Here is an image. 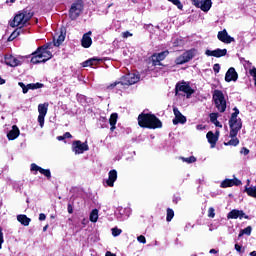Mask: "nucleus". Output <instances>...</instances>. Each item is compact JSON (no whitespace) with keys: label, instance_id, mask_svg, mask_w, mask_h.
Here are the masks:
<instances>
[{"label":"nucleus","instance_id":"nucleus-14","mask_svg":"<svg viewBox=\"0 0 256 256\" xmlns=\"http://www.w3.org/2000/svg\"><path fill=\"white\" fill-rule=\"evenodd\" d=\"M173 112L175 115V119L173 120V124L177 125L178 123H181L182 125L187 123V118L181 114V111H179V108L174 107Z\"/></svg>","mask_w":256,"mask_h":256},{"label":"nucleus","instance_id":"nucleus-5","mask_svg":"<svg viewBox=\"0 0 256 256\" xmlns=\"http://www.w3.org/2000/svg\"><path fill=\"white\" fill-rule=\"evenodd\" d=\"M239 115V109L237 107L234 108V113H232L231 118L229 120L230 126V137H237L239 131H241V127H243V122H241L240 118H237Z\"/></svg>","mask_w":256,"mask_h":256},{"label":"nucleus","instance_id":"nucleus-24","mask_svg":"<svg viewBox=\"0 0 256 256\" xmlns=\"http://www.w3.org/2000/svg\"><path fill=\"white\" fill-rule=\"evenodd\" d=\"M212 5L213 3L211 2V0H200L196 7L207 13V11L211 9Z\"/></svg>","mask_w":256,"mask_h":256},{"label":"nucleus","instance_id":"nucleus-4","mask_svg":"<svg viewBox=\"0 0 256 256\" xmlns=\"http://www.w3.org/2000/svg\"><path fill=\"white\" fill-rule=\"evenodd\" d=\"M47 49H49L48 46H41L37 48V50L32 53L31 63H33V65H37L39 63H47V61L53 57L51 51Z\"/></svg>","mask_w":256,"mask_h":256},{"label":"nucleus","instance_id":"nucleus-33","mask_svg":"<svg viewBox=\"0 0 256 256\" xmlns=\"http://www.w3.org/2000/svg\"><path fill=\"white\" fill-rule=\"evenodd\" d=\"M251 231H253V228L251 226H247L245 229H242L238 235V237H243V235H251Z\"/></svg>","mask_w":256,"mask_h":256},{"label":"nucleus","instance_id":"nucleus-37","mask_svg":"<svg viewBox=\"0 0 256 256\" xmlns=\"http://www.w3.org/2000/svg\"><path fill=\"white\" fill-rule=\"evenodd\" d=\"M168 1H170V3H173V5H176L178 9L180 10L183 9V4L181 3L180 0H168Z\"/></svg>","mask_w":256,"mask_h":256},{"label":"nucleus","instance_id":"nucleus-57","mask_svg":"<svg viewBox=\"0 0 256 256\" xmlns=\"http://www.w3.org/2000/svg\"><path fill=\"white\" fill-rule=\"evenodd\" d=\"M57 140H58V141H63V140H65V136H58V137H57Z\"/></svg>","mask_w":256,"mask_h":256},{"label":"nucleus","instance_id":"nucleus-38","mask_svg":"<svg viewBox=\"0 0 256 256\" xmlns=\"http://www.w3.org/2000/svg\"><path fill=\"white\" fill-rule=\"evenodd\" d=\"M45 116L46 115H42V114L38 115V123L40 127H43L45 125Z\"/></svg>","mask_w":256,"mask_h":256},{"label":"nucleus","instance_id":"nucleus-40","mask_svg":"<svg viewBox=\"0 0 256 256\" xmlns=\"http://www.w3.org/2000/svg\"><path fill=\"white\" fill-rule=\"evenodd\" d=\"M209 117H210L211 123H214V122H216L217 119L219 118V114H218V113H211V114L209 115Z\"/></svg>","mask_w":256,"mask_h":256},{"label":"nucleus","instance_id":"nucleus-42","mask_svg":"<svg viewBox=\"0 0 256 256\" xmlns=\"http://www.w3.org/2000/svg\"><path fill=\"white\" fill-rule=\"evenodd\" d=\"M208 217H211L212 219L215 217V208L213 207L209 208Z\"/></svg>","mask_w":256,"mask_h":256},{"label":"nucleus","instance_id":"nucleus-19","mask_svg":"<svg viewBox=\"0 0 256 256\" xmlns=\"http://www.w3.org/2000/svg\"><path fill=\"white\" fill-rule=\"evenodd\" d=\"M30 171H39V173H41V175H44V177H47V179H51V170L43 169L35 163L31 164Z\"/></svg>","mask_w":256,"mask_h":256},{"label":"nucleus","instance_id":"nucleus-23","mask_svg":"<svg viewBox=\"0 0 256 256\" xmlns=\"http://www.w3.org/2000/svg\"><path fill=\"white\" fill-rule=\"evenodd\" d=\"M20 133L21 132L19 131V127H17V125H13L12 130H10L7 134V138L9 141H15V139L19 137Z\"/></svg>","mask_w":256,"mask_h":256},{"label":"nucleus","instance_id":"nucleus-45","mask_svg":"<svg viewBox=\"0 0 256 256\" xmlns=\"http://www.w3.org/2000/svg\"><path fill=\"white\" fill-rule=\"evenodd\" d=\"M213 71L214 73H219V71H221V66L219 64H214Z\"/></svg>","mask_w":256,"mask_h":256},{"label":"nucleus","instance_id":"nucleus-34","mask_svg":"<svg viewBox=\"0 0 256 256\" xmlns=\"http://www.w3.org/2000/svg\"><path fill=\"white\" fill-rule=\"evenodd\" d=\"M180 159L183 161V163H188V165L197 161V158H195V156H190L188 158L181 157Z\"/></svg>","mask_w":256,"mask_h":256},{"label":"nucleus","instance_id":"nucleus-21","mask_svg":"<svg viewBox=\"0 0 256 256\" xmlns=\"http://www.w3.org/2000/svg\"><path fill=\"white\" fill-rule=\"evenodd\" d=\"M115 181H117V170H110L108 173V179L106 180V184L108 187H114Z\"/></svg>","mask_w":256,"mask_h":256},{"label":"nucleus","instance_id":"nucleus-11","mask_svg":"<svg viewBox=\"0 0 256 256\" xmlns=\"http://www.w3.org/2000/svg\"><path fill=\"white\" fill-rule=\"evenodd\" d=\"M169 55V51H163L160 53H155L151 56V61L154 67H157V65H161V61H164V59Z\"/></svg>","mask_w":256,"mask_h":256},{"label":"nucleus","instance_id":"nucleus-49","mask_svg":"<svg viewBox=\"0 0 256 256\" xmlns=\"http://www.w3.org/2000/svg\"><path fill=\"white\" fill-rule=\"evenodd\" d=\"M45 219H47V216L45 214L41 213L39 215V221H45Z\"/></svg>","mask_w":256,"mask_h":256},{"label":"nucleus","instance_id":"nucleus-26","mask_svg":"<svg viewBox=\"0 0 256 256\" xmlns=\"http://www.w3.org/2000/svg\"><path fill=\"white\" fill-rule=\"evenodd\" d=\"M245 213L242 210H232L228 213V219H243Z\"/></svg>","mask_w":256,"mask_h":256},{"label":"nucleus","instance_id":"nucleus-50","mask_svg":"<svg viewBox=\"0 0 256 256\" xmlns=\"http://www.w3.org/2000/svg\"><path fill=\"white\" fill-rule=\"evenodd\" d=\"M196 129H197V131H203V129H205V127L203 126V124H198L196 126Z\"/></svg>","mask_w":256,"mask_h":256},{"label":"nucleus","instance_id":"nucleus-27","mask_svg":"<svg viewBox=\"0 0 256 256\" xmlns=\"http://www.w3.org/2000/svg\"><path fill=\"white\" fill-rule=\"evenodd\" d=\"M17 221L21 223V225H24V227H29V224L31 223V218L27 217L25 214H20L17 216Z\"/></svg>","mask_w":256,"mask_h":256},{"label":"nucleus","instance_id":"nucleus-62","mask_svg":"<svg viewBox=\"0 0 256 256\" xmlns=\"http://www.w3.org/2000/svg\"><path fill=\"white\" fill-rule=\"evenodd\" d=\"M17 0H10V3H15Z\"/></svg>","mask_w":256,"mask_h":256},{"label":"nucleus","instance_id":"nucleus-59","mask_svg":"<svg viewBox=\"0 0 256 256\" xmlns=\"http://www.w3.org/2000/svg\"><path fill=\"white\" fill-rule=\"evenodd\" d=\"M250 256H256V251H252V252L250 253Z\"/></svg>","mask_w":256,"mask_h":256},{"label":"nucleus","instance_id":"nucleus-51","mask_svg":"<svg viewBox=\"0 0 256 256\" xmlns=\"http://www.w3.org/2000/svg\"><path fill=\"white\" fill-rule=\"evenodd\" d=\"M213 125H215V127H223V125H221V122L219 120H216Z\"/></svg>","mask_w":256,"mask_h":256},{"label":"nucleus","instance_id":"nucleus-31","mask_svg":"<svg viewBox=\"0 0 256 256\" xmlns=\"http://www.w3.org/2000/svg\"><path fill=\"white\" fill-rule=\"evenodd\" d=\"M230 137H231V140L228 142H225L224 145L237 147V145H239V139L237 138V136H230Z\"/></svg>","mask_w":256,"mask_h":256},{"label":"nucleus","instance_id":"nucleus-53","mask_svg":"<svg viewBox=\"0 0 256 256\" xmlns=\"http://www.w3.org/2000/svg\"><path fill=\"white\" fill-rule=\"evenodd\" d=\"M68 213L71 215L73 213V206L68 204Z\"/></svg>","mask_w":256,"mask_h":256},{"label":"nucleus","instance_id":"nucleus-9","mask_svg":"<svg viewBox=\"0 0 256 256\" xmlns=\"http://www.w3.org/2000/svg\"><path fill=\"white\" fill-rule=\"evenodd\" d=\"M72 151L75 153V155H81L85 153V151H89V145H87V142L76 140L72 143Z\"/></svg>","mask_w":256,"mask_h":256},{"label":"nucleus","instance_id":"nucleus-46","mask_svg":"<svg viewBox=\"0 0 256 256\" xmlns=\"http://www.w3.org/2000/svg\"><path fill=\"white\" fill-rule=\"evenodd\" d=\"M122 37L124 39H127V37H133V34H131V32H129V31H126V32L122 33Z\"/></svg>","mask_w":256,"mask_h":256},{"label":"nucleus","instance_id":"nucleus-41","mask_svg":"<svg viewBox=\"0 0 256 256\" xmlns=\"http://www.w3.org/2000/svg\"><path fill=\"white\" fill-rule=\"evenodd\" d=\"M137 241H138V243H142L143 245H145V243H147V239L143 235L138 236Z\"/></svg>","mask_w":256,"mask_h":256},{"label":"nucleus","instance_id":"nucleus-52","mask_svg":"<svg viewBox=\"0 0 256 256\" xmlns=\"http://www.w3.org/2000/svg\"><path fill=\"white\" fill-rule=\"evenodd\" d=\"M64 139H71V133H69V132H66L64 135Z\"/></svg>","mask_w":256,"mask_h":256},{"label":"nucleus","instance_id":"nucleus-60","mask_svg":"<svg viewBox=\"0 0 256 256\" xmlns=\"http://www.w3.org/2000/svg\"><path fill=\"white\" fill-rule=\"evenodd\" d=\"M48 227H49V225L44 226L43 231H47Z\"/></svg>","mask_w":256,"mask_h":256},{"label":"nucleus","instance_id":"nucleus-54","mask_svg":"<svg viewBox=\"0 0 256 256\" xmlns=\"http://www.w3.org/2000/svg\"><path fill=\"white\" fill-rule=\"evenodd\" d=\"M209 253H211L212 255H216V253H219V250L211 249Z\"/></svg>","mask_w":256,"mask_h":256},{"label":"nucleus","instance_id":"nucleus-22","mask_svg":"<svg viewBox=\"0 0 256 256\" xmlns=\"http://www.w3.org/2000/svg\"><path fill=\"white\" fill-rule=\"evenodd\" d=\"M65 37H66L65 29H61L59 34H56V36H54V46L59 47V45H61V43L65 41Z\"/></svg>","mask_w":256,"mask_h":256},{"label":"nucleus","instance_id":"nucleus-47","mask_svg":"<svg viewBox=\"0 0 256 256\" xmlns=\"http://www.w3.org/2000/svg\"><path fill=\"white\" fill-rule=\"evenodd\" d=\"M3 241V230L0 228V249H2Z\"/></svg>","mask_w":256,"mask_h":256},{"label":"nucleus","instance_id":"nucleus-30","mask_svg":"<svg viewBox=\"0 0 256 256\" xmlns=\"http://www.w3.org/2000/svg\"><path fill=\"white\" fill-rule=\"evenodd\" d=\"M47 109H49V103L39 104L38 105L39 115H47Z\"/></svg>","mask_w":256,"mask_h":256},{"label":"nucleus","instance_id":"nucleus-10","mask_svg":"<svg viewBox=\"0 0 256 256\" xmlns=\"http://www.w3.org/2000/svg\"><path fill=\"white\" fill-rule=\"evenodd\" d=\"M193 57H195V50H188L179 57H177L175 63L176 65H183L185 63H189V61H191Z\"/></svg>","mask_w":256,"mask_h":256},{"label":"nucleus","instance_id":"nucleus-15","mask_svg":"<svg viewBox=\"0 0 256 256\" xmlns=\"http://www.w3.org/2000/svg\"><path fill=\"white\" fill-rule=\"evenodd\" d=\"M218 39L219 41H222V43H235V38L231 37L228 33L227 30H222L218 32Z\"/></svg>","mask_w":256,"mask_h":256},{"label":"nucleus","instance_id":"nucleus-1","mask_svg":"<svg viewBox=\"0 0 256 256\" xmlns=\"http://www.w3.org/2000/svg\"><path fill=\"white\" fill-rule=\"evenodd\" d=\"M33 17V12L29 9H23L18 11L13 20L10 21V27H19L16 29L8 38V41H13L16 37H19L21 33V28L25 27L29 21H31V18Z\"/></svg>","mask_w":256,"mask_h":256},{"label":"nucleus","instance_id":"nucleus-25","mask_svg":"<svg viewBox=\"0 0 256 256\" xmlns=\"http://www.w3.org/2000/svg\"><path fill=\"white\" fill-rule=\"evenodd\" d=\"M208 143H210L211 148L213 149L215 145H217V141H219V136L215 135L212 131H209L206 134Z\"/></svg>","mask_w":256,"mask_h":256},{"label":"nucleus","instance_id":"nucleus-55","mask_svg":"<svg viewBox=\"0 0 256 256\" xmlns=\"http://www.w3.org/2000/svg\"><path fill=\"white\" fill-rule=\"evenodd\" d=\"M191 1H192L193 5H195V7H197V5H199V2L201 0H191Z\"/></svg>","mask_w":256,"mask_h":256},{"label":"nucleus","instance_id":"nucleus-58","mask_svg":"<svg viewBox=\"0 0 256 256\" xmlns=\"http://www.w3.org/2000/svg\"><path fill=\"white\" fill-rule=\"evenodd\" d=\"M87 223H88L87 219H84V220L82 221V224H83V225H87Z\"/></svg>","mask_w":256,"mask_h":256},{"label":"nucleus","instance_id":"nucleus-8","mask_svg":"<svg viewBox=\"0 0 256 256\" xmlns=\"http://www.w3.org/2000/svg\"><path fill=\"white\" fill-rule=\"evenodd\" d=\"M180 92L185 93L187 95V99H189V97H191V95L195 93V91L191 89V86H189L187 82H181L176 85V88H175L176 95H179Z\"/></svg>","mask_w":256,"mask_h":256},{"label":"nucleus","instance_id":"nucleus-36","mask_svg":"<svg viewBox=\"0 0 256 256\" xmlns=\"http://www.w3.org/2000/svg\"><path fill=\"white\" fill-rule=\"evenodd\" d=\"M173 217H175V212L173 211V209L168 208L166 220L169 222L173 219Z\"/></svg>","mask_w":256,"mask_h":256},{"label":"nucleus","instance_id":"nucleus-7","mask_svg":"<svg viewBox=\"0 0 256 256\" xmlns=\"http://www.w3.org/2000/svg\"><path fill=\"white\" fill-rule=\"evenodd\" d=\"M81 13H83V1L78 0L71 5L69 10L70 19L75 21V19H77Z\"/></svg>","mask_w":256,"mask_h":256},{"label":"nucleus","instance_id":"nucleus-2","mask_svg":"<svg viewBox=\"0 0 256 256\" xmlns=\"http://www.w3.org/2000/svg\"><path fill=\"white\" fill-rule=\"evenodd\" d=\"M138 125L147 129H161L163 123L153 114H140L138 116Z\"/></svg>","mask_w":256,"mask_h":256},{"label":"nucleus","instance_id":"nucleus-39","mask_svg":"<svg viewBox=\"0 0 256 256\" xmlns=\"http://www.w3.org/2000/svg\"><path fill=\"white\" fill-rule=\"evenodd\" d=\"M123 233V230L119 228H112V235L113 237H119V235Z\"/></svg>","mask_w":256,"mask_h":256},{"label":"nucleus","instance_id":"nucleus-48","mask_svg":"<svg viewBox=\"0 0 256 256\" xmlns=\"http://www.w3.org/2000/svg\"><path fill=\"white\" fill-rule=\"evenodd\" d=\"M240 153H241L242 155H247V154L249 153V149H247L246 147H243V148L241 149Z\"/></svg>","mask_w":256,"mask_h":256},{"label":"nucleus","instance_id":"nucleus-35","mask_svg":"<svg viewBox=\"0 0 256 256\" xmlns=\"http://www.w3.org/2000/svg\"><path fill=\"white\" fill-rule=\"evenodd\" d=\"M246 193L247 195H249V197H256V187H249V188H246Z\"/></svg>","mask_w":256,"mask_h":256},{"label":"nucleus","instance_id":"nucleus-16","mask_svg":"<svg viewBox=\"0 0 256 256\" xmlns=\"http://www.w3.org/2000/svg\"><path fill=\"white\" fill-rule=\"evenodd\" d=\"M205 55H207V57H225V55H227V49L218 48L216 50H206Z\"/></svg>","mask_w":256,"mask_h":256},{"label":"nucleus","instance_id":"nucleus-6","mask_svg":"<svg viewBox=\"0 0 256 256\" xmlns=\"http://www.w3.org/2000/svg\"><path fill=\"white\" fill-rule=\"evenodd\" d=\"M213 101L215 103L216 109H218L220 113H225L227 109V100H225V95L221 90L214 91Z\"/></svg>","mask_w":256,"mask_h":256},{"label":"nucleus","instance_id":"nucleus-12","mask_svg":"<svg viewBox=\"0 0 256 256\" xmlns=\"http://www.w3.org/2000/svg\"><path fill=\"white\" fill-rule=\"evenodd\" d=\"M18 85H19V87H21L22 93H24V94H27L30 89L33 91L35 89H41V87H43L42 83H30V84L25 85V83L19 82Z\"/></svg>","mask_w":256,"mask_h":256},{"label":"nucleus","instance_id":"nucleus-28","mask_svg":"<svg viewBox=\"0 0 256 256\" xmlns=\"http://www.w3.org/2000/svg\"><path fill=\"white\" fill-rule=\"evenodd\" d=\"M118 117L119 116L117 113L111 114L110 119H109V123L111 125V128H110L111 131H115V129H116L115 125H117Z\"/></svg>","mask_w":256,"mask_h":256},{"label":"nucleus","instance_id":"nucleus-3","mask_svg":"<svg viewBox=\"0 0 256 256\" xmlns=\"http://www.w3.org/2000/svg\"><path fill=\"white\" fill-rule=\"evenodd\" d=\"M139 75L135 73H128L121 78L120 81H116L108 86V89H115L117 87L118 90L125 89V86L135 85V83H139Z\"/></svg>","mask_w":256,"mask_h":256},{"label":"nucleus","instance_id":"nucleus-18","mask_svg":"<svg viewBox=\"0 0 256 256\" xmlns=\"http://www.w3.org/2000/svg\"><path fill=\"white\" fill-rule=\"evenodd\" d=\"M93 32L89 31L85 33L81 39V45L84 49H89L91 45H93V39H91V35Z\"/></svg>","mask_w":256,"mask_h":256},{"label":"nucleus","instance_id":"nucleus-17","mask_svg":"<svg viewBox=\"0 0 256 256\" xmlns=\"http://www.w3.org/2000/svg\"><path fill=\"white\" fill-rule=\"evenodd\" d=\"M237 79H239V74H237L235 68H229L225 75L226 83H231V81H237Z\"/></svg>","mask_w":256,"mask_h":256},{"label":"nucleus","instance_id":"nucleus-29","mask_svg":"<svg viewBox=\"0 0 256 256\" xmlns=\"http://www.w3.org/2000/svg\"><path fill=\"white\" fill-rule=\"evenodd\" d=\"M97 63H99V59L97 58H92L89 60H86L82 63L83 67H93V65H97Z\"/></svg>","mask_w":256,"mask_h":256},{"label":"nucleus","instance_id":"nucleus-63","mask_svg":"<svg viewBox=\"0 0 256 256\" xmlns=\"http://www.w3.org/2000/svg\"><path fill=\"white\" fill-rule=\"evenodd\" d=\"M0 99H1V95H0Z\"/></svg>","mask_w":256,"mask_h":256},{"label":"nucleus","instance_id":"nucleus-44","mask_svg":"<svg viewBox=\"0 0 256 256\" xmlns=\"http://www.w3.org/2000/svg\"><path fill=\"white\" fill-rule=\"evenodd\" d=\"M234 247H235L237 253H244L243 247H241V245L235 244Z\"/></svg>","mask_w":256,"mask_h":256},{"label":"nucleus","instance_id":"nucleus-13","mask_svg":"<svg viewBox=\"0 0 256 256\" xmlns=\"http://www.w3.org/2000/svg\"><path fill=\"white\" fill-rule=\"evenodd\" d=\"M241 185V180L237 178L233 179H225L224 181L221 182L220 187L222 189H227V187H239Z\"/></svg>","mask_w":256,"mask_h":256},{"label":"nucleus","instance_id":"nucleus-43","mask_svg":"<svg viewBox=\"0 0 256 256\" xmlns=\"http://www.w3.org/2000/svg\"><path fill=\"white\" fill-rule=\"evenodd\" d=\"M144 29H146V31H150V33H153V24H145Z\"/></svg>","mask_w":256,"mask_h":256},{"label":"nucleus","instance_id":"nucleus-56","mask_svg":"<svg viewBox=\"0 0 256 256\" xmlns=\"http://www.w3.org/2000/svg\"><path fill=\"white\" fill-rule=\"evenodd\" d=\"M105 256H117V255L113 254V253L110 252V251H107L106 254H105Z\"/></svg>","mask_w":256,"mask_h":256},{"label":"nucleus","instance_id":"nucleus-20","mask_svg":"<svg viewBox=\"0 0 256 256\" xmlns=\"http://www.w3.org/2000/svg\"><path fill=\"white\" fill-rule=\"evenodd\" d=\"M5 63L6 65H9V67H19V65H21V61L11 55L5 57Z\"/></svg>","mask_w":256,"mask_h":256},{"label":"nucleus","instance_id":"nucleus-32","mask_svg":"<svg viewBox=\"0 0 256 256\" xmlns=\"http://www.w3.org/2000/svg\"><path fill=\"white\" fill-rule=\"evenodd\" d=\"M98 219H99V210L97 209L92 210L90 213V221L92 223H97Z\"/></svg>","mask_w":256,"mask_h":256},{"label":"nucleus","instance_id":"nucleus-61","mask_svg":"<svg viewBox=\"0 0 256 256\" xmlns=\"http://www.w3.org/2000/svg\"><path fill=\"white\" fill-rule=\"evenodd\" d=\"M214 135H216V137H219V131H216Z\"/></svg>","mask_w":256,"mask_h":256}]
</instances>
